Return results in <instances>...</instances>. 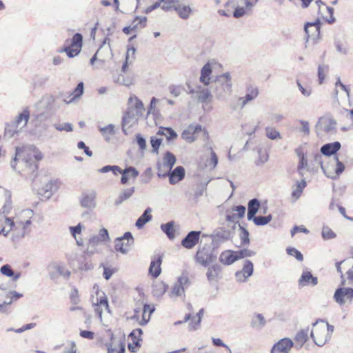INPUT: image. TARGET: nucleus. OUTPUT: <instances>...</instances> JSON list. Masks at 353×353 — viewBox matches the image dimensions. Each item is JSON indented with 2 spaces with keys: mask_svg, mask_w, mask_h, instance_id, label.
I'll return each mask as SVG.
<instances>
[{
  "mask_svg": "<svg viewBox=\"0 0 353 353\" xmlns=\"http://www.w3.org/2000/svg\"><path fill=\"white\" fill-rule=\"evenodd\" d=\"M214 259L210 249L205 247L199 248L195 256L196 262L203 266L209 265Z\"/></svg>",
  "mask_w": 353,
  "mask_h": 353,
  "instance_id": "obj_18",
  "label": "nucleus"
},
{
  "mask_svg": "<svg viewBox=\"0 0 353 353\" xmlns=\"http://www.w3.org/2000/svg\"><path fill=\"white\" fill-rule=\"evenodd\" d=\"M83 227L81 223H79L77 226L72 227L70 226L69 228L70 231L73 236V237L76 239L77 243L78 245L81 246L83 245V241L81 238L78 237V234H81V230Z\"/></svg>",
  "mask_w": 353,
  "mask_h": 353,
  "instance_id": "obj_46",
  "label": "nucleus"
},
{
  "mask_svg": "<svg viewBox=\"0 0 353 353\" xmlns=\"http://www.w3.org/2000/svg\"><path fill=\"white\" fill-rule=\"evenodd\" d=\"M12 208V193L0 186V210L7 216Z\"/></svg>",
  "mask_w": 353,
  "mask_h": 353,
  "instance_id": "obj_15",
  "label": "nucleus"
},
{
  "mask_svg": "<svg viewBox=\"0 0 353 353\" xmlns=\"http://www.w3.org/2000/svg\"><path fill=\"white\" fill-rule=\"evenodd\" d=\"M97 194L94 191H90L82 194L81 199V205L83 208L93 209L96 206Z\"/></svg>",
  "mask_w": 353,
  "mask_h": 353,
  "instance_id": "obj_27",
  "label": "nucleus"
},
{
  "mask_svg": "<svg viewBox=\"0 0 353 353\" xmlns=\"http://www.w3.org/2000/svg\"><path fill=\"white\" fill-rule=\"evenodd\" d=\"M256 2L257 0H228L225 6L228 11L231 8L234 17L240 18L250 12Z\"/></svg>",
  "mask_w": 353,
  "mask_h": 353,
  "instance_id": "obj_3",
  "label": "nucleus"
},
{
  "mask_svg": "<svg viewBox=\"0 0 353 353\" xmlns=\"http://www.w3.org/2000/svg\"><path fill=\"white\" fill-rule=\"evenodd\" d=\"M320 21L316 20L314 22L306 23L304 26V30L307 39L310 38L312 40L319 39L320 34Z\"/></svg>",
  "mask_w": 353,
  "mask_h": 353,
  "instance_id": "obj_22",
  "label": "nucleus"
},
{
  "mask_svg": "<svg viewBox=\"0 0 353 353\" xmlns=\"http://www.w3.org/2000/svg\"><path fill=\"white\" fill-rule=\"evenodd\" d=\"M204 314V310L202 308L201 309L199 312L196 313L195 317L196 319V323H194L193 320L190 321L189 323V330H196L200 327V324L201 321V319Z\"/></svg>",
  "mask_w": 353,
  "mask_h": 353,
  "instance_id": "obj_54",
  "label": "nucleus"
},
{
  "mask_svg": "<svg viewBox=\"0 0 353 353\" xmlns=\"http://www.w3.org/2000/svg\"><path fill=\"white\" fill-rule=\"evenodd\" d=\"M60 182L57 179L47 177L41 179V186L38 188V194L46 199H49L59 190Z\"/></svg>",
  "mask_w": 353,
  "mask_h": 353,
  "instance_id": "obj_5",
  "label": "nucleus"
},
{
  "mask_svg": "<svg viewBox=\"0 0 353 353\" xmlns=\"http://www.w3.org/2000/svg\"><path fill=\"white\" fill-rule=\"evenodd\" d=\"M336 122L330 116H323L319 119L315 130L319 136L324 134H333L336 132Z\"/></svg>",
  "mask_w": 353,
  "mask_h": 353,
  "instance_id": "obj_7",
  "label": "nucleus"
},
{
  "mask_svg": "<svg viewBox=\"0 0 353 353\" xmlns=\"http://www.w3.org/2000/svg\"><path fill=\"white\" fill-rule=\"evenodd\" d=\"M161 230L167 235L169 239L173 240L175 239V229L174 228L173 222H168L165 224L161 225Z\"/></svg>",
  "mask_w": 353,
  "mask_h": 353,
  "instance_id": "obj_45",
  "label": "nucleus"
},
{
  "mask_svg": "<svg viewBox=\"0 0 353 353\" xmlns=\"http://www.w3.org/2000/svg\"><path fill=\"white\" fill-rule=\"evenodd\" d=\"M53 127L58 131L72 132L73 130L72 124L69 122L55 123Z\"/></svg>",
  "mask_w": 353,
  "mask_h": 353,
  "instance_id": "obj_57",
  "label": "nucleus"
},
{
  "mask_svg": "<svg viewBox=\"0 0 353 353\" xmlns=\"http://www.w3.org/2000/svg\"><path fill=\"white\" fill-rule=\"evenodd\" d=\"M176 163V157L175 156L170 152H167L163 157L162 163H164L169 166V168H172L174 165Z\"/></svg>",
  "mask_w": 353,
  "mask_h": 353,
  "instance_id": "obj_59",
  "label": "nucleus"
},
{
  "mask_svg": "<svg viewBox=\"0 0 353 353\" xmlns=\"http://www.w3.org/2000/svg\"><path fill=\"white\" fill-rule=\"evenodd\" d=\"M339 89L345 92V97L348 101L350 99V88L347 85H344L341 81L340 78L337 79V81L335 83V95L337 96L339 94Z\"/></svg>",
  "mask_w": 353,
  "mask_h": 353,
  "instance_id": "obj_51",
  "label": "nucleus"
},
{
  "mask_svg": "<svg viewBox=\"0 0 353 353\" xmlns=\"http://www.w3.org/2000/svg\"><path fill=\"white\" fill-rule=\"evenodd\" d=\"M30 117L29 111L27 110H24L21 113H20L17 117L15 121L13 123L20 129L25 127Z\"/></svg>",
  "mask_w": 353,
  "mask_h": 353,
  "instance_id": "obj_38",
  "label": "nucleus"
},
{
  "mask_svg": "<svg viewBox=\"0 0 353 353\" xmlns=\"http://www.w3.org/2000/svg\"><path fill=\"white\" fill-rule=\"evenodd\" d=\"M127 109L130 110H134V112H137L143 115L145 112V108L143 102L134 94L130 95L128 98Z\"/></svg>",
  "mask_w": 353,
  "mask_h": 353,
  "instance_id": "obj_25",
  "label": "nucleus"
},
{
  "mask_svg": "<svg viewBox=\"0 0 353 353\" xmlns=\"http://www.w3.org/2000/svg\"><path fill=\"white\" fill-rule=\"evenodd\" d=\"M92 301L94 311L100 319H101L103 310L110 312L108 301L103 292L97 291L96 297L92 296Z\"/></svg>",
  "mask_w": 353,
  "mask_h": 353,
  "instance_id": "obj_11",
  "label": "nucleus"
},
{
  "mask_svg": "<svg viewBox=\"0 0 353 353\" xmlns=\"http://www.w3.org/2000/svg\"><path fill=\"white\" fill-rule=\"evenodd\" d=\"M161 262L162 257L159 255L157 256H155L150 263L149 272L154 278L158 277L161 272Z\"/></svg>",
  "mask_w": 353,
  "mask_h": 353,
  "instance_id": "obj_30",
  "label": "nucleus"
},
{
  "mask_svg": "<svg viewBox=\"0 0 353 353\" xmlns=\"http://www.w3.org/2000/svg\"><path fill=\"white\" fill-rule=\"evenodd\" d=\"M321 234L324 240H330L336 237V234L327 226L323 227Z\"/></svg>",
  "mask_w": 353,
  "mask_h": 353,
  "instance_id": "obj_63",
  "label": "nucleus"
},
{
  "mask_svg": "<svg viewBox=\"0 0 353 353\" xmlns=\"http://www.w3.org/2000/svg\"><path fill=\"white\" fill-rule=\"evenodd\" d=\"M201 232L190 231L182 239L181 245L188 250L192 249L199 243Z\"/></svg>",
  "mask_w": 353,
  "mask_h": 353,
  "instance_id": "obj_20",
  "label": "nucleus"
},
{
  "mask_svg": "<svg viewBox=\"0 0 353 353\" xmlns=\"http://www.w3.org/2000/svg\"><path fill=\"white\" fill-rule=\"evenodd\" d=\"M139 172L134 167L126 168L122 172L121 182L122 184H126L130 179H136L139 175Z\"/></svg>",
  "mask_w": 353,
  "mask_h": 353,
  "instance_id": "obj_34",
  "label": "nucleus"
},
{
  "mask_svg": "<svg viewBox=\"0 0 353 353\" xmlns=\"http://www.w3.org/2000/svg\"><path fill=\"white\" fill-rule=\"evenodd\" d=\"M316 4L319 7V13L321 14L327 22L332 23L335 21V19L333 17L334 9L332 8L326 6L321 0H316Z\"/></svg>",
  "mask_w": 353,
  "mask_h": 353,
  "instance_id": "obj_24",
  "label": "nucleus"
},
{
  "mask_svg": "<svg viewBox=\"0 0 353 353\" xmlns=\"http://www.w3.org/2000/svg\"><path fill=\"white\" fill-rule=\"evenodd\" d=\"M309 338V328L303 329L297 332L295 336L294 341L299 347H302L303 344L308 340Z\"/></svg>",
  "mask_w": 353,
  "mask_h": 353,
  "instance_id": "obj_39",
  "label": "nucleus"
},
{
  "mask_svg": "<svg viewBox=\"0 0 353 353\" xmlns=\"http://www.w3.org/2000/svg\"><path fill=\"white\" fill-rule=\"evenodd\" d=\"M108 353H124L125 345L120 341L106 343Z\"/></svg>",
  "mask_w": 353,
  "mask_h": 353,
  "instance_id": "obj_37",
  "label": "nucleus"
},
{
  "mask_svg": "<svg viewBox=\"0 0 353 353\" xmlns=\"http://www.w3.org/2000/svg\"><path fill=\"white\" fill-rule=\"evenodd\" d=\"M43 157L42 152L34 146L17 147L10 166L20 174L26 177L31 176L37 170L38 162Z\"/></svg>",
  "mask_w": 353,
  "mask_h": 353,
  "instance_id": "obj_1",
  "label": "nucleus"
},
{
  "mask_svg": "<svg viewBox=\"0 0 353 353\" xmlns=\"http://www.w3.org/2000/svg\"><path fill=\"white\" fill-rule=\"evenodd\" d=\"M266 321L261 314H256L252 316L250 325L254 328L261 329L265 325Z\"/></svg>",
  "mask_w": 353,
  "mask_h": 353,
  "instance_id": "obj_42",
  "label": "nucleus"
},
{
  "mask_svg": "<svg viewBox=\"0 0 353 353\" xmlns=\"http://www.w3.org/2000/svg\"><path fill=\"white\" fill-rule=\"evenodd\" d=\"M136 48L134 46H130L128 48L126 53L125 62L123 63L121 68V71L123 72H125L127 71L128 66L131 65L136 59Z\"/></svg>",
  "mask_w": 353,
  "mask_h": 353,
  "instance_id": "obj_33",
  "label": "nucleus"
},
{
  "mask_svg": "<svg viewBox=\"0 0 353 353\" xmlns=\"http://www.w3.org/2000/svg\"><path fill=\"white\" fill-rule=\"evenodd\" d=\"M83 83L80 82L78 83L77 88L73 91V92L68 97V99H65L64 101L66 103H70L73 101H74L76 99L79 98L83 94Z\"/></svg>",
  "mask_w": 353,
  "mask_h": 353,
  "instance_id": "obj_41",
  "label": "nucleus"
},
{
  "mask_svg": "<svg viewBox=\"0 0 353 353\" xmlns=\"http://www.w3.org/2000/svg\"><path fill=\"white\" fill-rule=\"evenodd\" d=\"M83 46V37L79 33H76L72 37L70 43L59 50V52H65L68 57L73 58L77 56Z\"/></svg>",
  "mask_w": 353,
  "mask_h": 353,
  "instance_id": "obj_8",
  "label": "nucleus"
},
{
  "mask_svg": "<svg viewBox=\"0 0 353 353\" xmlns=\"http://www.w3.org/2000/svg\"><path fill=\"white\" fill-rule=\"evenodd\" d=\"M238 259H239L237 252H232L226 251L223 252L220 256V261L225 265H230Z\"/></svg>",
  "mask_w": 353,
  "mask_h": 353,
  "instance_id": "obj_35",
  "label": "nucleus"
},
{
  "mask_svg": "<svg viewBox=\"0 0 353 353\" xmlns=\"http://www.w3.org/2000/svg\"><path fill=\"white\" fill-rule=\"evenodd\" d=\"M341 148V145L339 141L326 143L321 148V152L325 155L330 157L335 154Z\"/></svg>",
  "mask_w": 353,
  "mask_h": 353,
  "instance_id": "obj_29",
  "label": "nucleus"
},
{
  "mask_svg": "<svg viewBox=\"0 0 353 353\" xmlns=\"http://www.w3.org/2000/svg\"><path fill=\"white\" fill-rule=\"evenodd\" d=\"M134 192V188L132 187L129 189L123 190L117 199L115 201V204L119 205L121 204L124 201L129 199Z\"/></svg>",
  "mask_w": 353,
  "mask_h": 353,
  "instance_id": "obj_48",
  "label": "nucleus"
},
{
  "mask_svg": "<svg viewBox=\"0 0 353 353\" xmlns=\"http://www.w3.org/2000/svg\"><path fill=\"white\" fill-rule=\"evenodd\" d=\"M220 272V266L218 265H214L208 269L206 273L208 281H212L217 278Z\"/></svg>",
  "mask_w": 353,
  "mask_h": 353,
  "instance_id": "obj_53",
  "label": "nucleus"
},
{
  "mask_svg": "<svg viewBox=\"0 0 353 353\" xmlns=\"http://www.w3.org/2000/svg\"><path fill=\"white\" fill-rule=\"evenodd\" d=\"M312 325L315 329L311 331L310 336L316 345L322 347L330 339V334L327 333L325 329V321L319 319Z\"/></svg>",
  "mask_w": 353,
  "mask_h": 353,
  "instance_id": "obj_4",
  "label": "nucleus"
},
{
  "mask_svg": "<svg viewBox=\"0 0 353 353\" xmlns=\"http://www.w3.org/2000/svg\"><path fill=\"white\" fill-rule=\"evenodd\" d=\"M115 126L113 124H108L104 127H99V130L106 141H110L112 137L114 134Z\"/></svg>",
  "mask_w": 353,
  "mask_h": 353,
  "instance_id": "obj_36",
  "label": "nucleus"
},
{
  "mask_svg": "<svg viewBox=\"0 0 353 353\" xmlns=\"http://www.w3.org/2000/svg\"><path fill=\"white\" fill-rule=\"evenodd\" d=\"M157 134L165 136L168 141L174 139L177 137L176 132L170 128L160 127Z\"/></svg>",
  "mask_w": 353,
  "mask_h": 353,
  "instance_id": "obj_40",
  "label": "nucleus"
},
{
  "mask_svg": "<svg viewBox=\"0 0 353 353\" xmlns=\"http://www.w3.org/2000/svg\"><path fill=\"white\" fill-rule=\"evenodd\" d=\"M147 19L145 17H137L130 24L132 30L134 32L137 31L138 30L143 28L146 25Z\"/></svg>",
  "mask_w": 353,
  "mask_h": 353,
  "instance_id": "obj_49",
  "label": "nucleus"
},
{
  "mask_svg": "<svg viewBox=\"0 0 353 353\" xmlns=\"http://www.w3.org/2000/svg\"><path fill=\"white\" fill-rule=\"evenodd\" d=\"M232 92V81L230 72H227L216 77L214 81V92L217 99H222Z\"/></svg>",
  "mask_w": 353,
  "mask_h": 353,
  "instance_id": "obj_2",
  "label": "nucleus"
},
{
  "mask_svg": "<svg viewBox=\"0 0 353 353\" xmlns=\"http://www.w3.org/2000/svg\"><path fill=\"white\" fill-rule=\"evenodd\" d=\"M253 270H254L253 263L249 260L245 261V263H244V265H243V269L241 270V271L248 277H250V276L252 275Z\"/></svg>",
  "mask_w": 353,
  "mask_h": 353,
  "instance_id": "obj_62",
  "label": "nucleus"
},
{
  "mask_svg": "<svg viewBox=\"0 0 353 353\" xmlns=\"http://www.w3.org/2000/svg\"><path fill=\"white\" fill-rule=\"evenodd\" d=\"M261 207L260 201L257 199H252L248 203V221H271L272 216L271 214L268 216H256V213L259 211Z\"/></svg>",
  "mask_w": 353,
  "mask_h": 353,
  "instance_id": "obj_10",
  "label": "nucleus"
},
{
  "mask_svg": "<svg viewBox=\"0 0 353 353\" xmlns=\"http://www.w3.org/2000/svg\"><path fill=\"white\" fill-rule=\"evenodd\" d=\"M169 181L171 184H175L177 182L181 181L185 176V170L181 166H178L174 168L168 174Z\"/></svg>",
  "mask_w": 353,
  "mask_h": 353,
  "instance_id": "obj_32",
  "label": "nucleus"
},
{
  "mask_svg": "<svg viewBox=\"0 0 353 353\" xmlns=\"http://www.w3.org/2000/svg\"><path fill=\"white\" fill-rule=\"evenodd\" d=\"M330 68L328 65L321 64L318 67V80L319 84H323L328 72Z\"/></svg>",
  "mask_w": 353,
  "mask_h": 353,
  "instance_id": "obj_47",
  "label": "nucleus"
},
{
  "mask_svg": "<svg viewBox=\"0 0 353 353\" xmlns=\"http://www.w3.org/2000/svg\"><path fill=\"white\" fill-rule=\"evenodd\" d=\"M142 116L143 114L134 112V110L126 109L122 118V130L123 132L127 134V130L137 125L139 119Z\"/></svg>",
  "mask_w": 353,
  "mask_h": 353,
  "instance_id": "obj_16",
  "label": "nucleus"
},
{
  "mask_svg": "<svg viewBox=\"0 0 353 353\" xmlns=\"http://www.w3.org/2000/svg\"><path fill=\"white\" fill-rule=\"evenodd\" d=\"M200 132L208 135L207 130L201 125L190 124L182 132L181 138L188 143H192L196 141L197 135Z\"/></svg>",
  "mask_w": 353,
  "mask_h": 353,
  "instance_id": "obj_12",
  "label": "nucleus"
},
{
  "mask_svg": "<svg viewBox=\"0 0 353 353\" xmlns=\"http://www.w3.org/2000/svg\"><path fill=\"white\" fill-rule=\"evenodd\" d=\"M154 311V306H151L148 304H145L143 305V321H144V323H147L150 319V314Z\"/></svg>",
  "mask_w": 353,
  "mask_h": 353,
  "instance_id": "obj_61",
  "label": "nucleus"
},
{
  "mask_svg": "<svg viewBox=\"0 0 353 353\" xmlns=\"http://www.w3.org/2000/svg\"><path fill=\"white\" fill-rule=\"evenodd\" d=\"M0 234L6 236L10 232L15 237H23L28 230L31 222H6Z\"/></svg>",
  "mask_w": 353,
  "mask_h": 353,
  "instance_id": "obj_6",
  "label": "nucleus"
},
{
  "mask_svg": "<svg viewBox=\"0 0 353 353\" xmlns=\"http://www.w3.org/2000/svg\"><path fill=\"white\" fill-rule=\"evenodd\" d=\"M259 95V90L256 87H250L247 90L245 97H239L235 108L242 109L248 102L255 99Z\"/></svg>",
  "mask_w": 353,
  "mask_h": 353,
  "instance_id": "obj_23",
  "label": "nucleus"
},
{
  "mask_svg": "<svg viewBox=\"0 0 353 353\" xmlns=\"http://www.w3.org/2000/svg\"><path fill=\"white\" fill-rule=\"evenodd\" d=\"M220 66L219 63L214 61H209L205 63L201 70L199 81L203 85H208L211 81V74L212 72Z\"/></svg>",
  "mask_w": 353,
  "mask_h": 353,
  "instance_id": "obj_17",
  "label": "nucleus"
},
{
  "mask_svg": "<svg viewBox=\"0 0 353 353\" xmlns=\"http://www.w3.org/2000/svg\"><path fill=\"white\" fill-rule=\"evenodd\" d=\"M305 186L306 182L304 180L296 181V184L292 187V197L295 198L296 199H299L301 196Z\"/></svg>",
  "mask_w": 353,
  "mask_h": 353,
  "instance_id": "obj_44",
  "label": "nucleus"
},
{
  "mask_svg": "<svg viewBox=\"0 0 353 353\" xmlns=\"http://www.w3.org/2000/svg\"><path fill=\"white\" fill-rule=\"evenodd\" d=\"M179 0H164L161 3V9L164 11H170L172 9L176 10Z\"/></svg>",
  "mask_w": 353,
  "mask_h": 353,
  "instance_id": "obj_58",
  "label": "nucleus"
},
{
  "mask_svg": "<svg viewBox=\"0 0 353 353\" xmlns=\"http://www.w3.org/2000/svg\"><path fill=\"white\" fill-rule=\"evenodd\" d=\"M176 11L181 19H187L190 16L192 9L190 6L181 5L179 2L177 6L176 7Z\"/></svg>",
  "mask_w": 353,
  "mask_h": 353,
  "instance_id": "obj_43",
  "label": "nucleus"
},
{
  "mask_svg": "<svg viewBox=\"0 0 353 353\" xmlns=\"http://www.w3.org/2000/svg\"><path fill=\"white\" fill-rule=\"evenodd\" d=\"M134 243L132 234L130 232H126L124 234L118 237L114 241V249L123 254H126L131 250Z\"/></svg>",
  "mask_w": 353,
  "mask_h": 353,
  "instance_id": "obj_9",
  "label": "nucleus"
},
{
  "mask_svg": "<svg viewBox=\"0 0 353 353\" xmlns=\"http://www.w3.org/2000/svg\"><path fill=\"white\" fill-rule=\"evenodd\" d=\"M207 85H196L195 88L188 86L190 92L200 102H206L212 98V94Z\"/></svg>",
  "mask_w": 353,
  "mask_h": 353,
  "instance_id": "obj_19",
  "label": "nucleus"
},
{
  "mask_svg": "<svg viewBox=\"0 0 353 353\" xmlns=\"http://www.w3.org/2000/svg\"><path fill=\"white\" fill-rule=\"evenodd\" d=\"M239 223V222H237ZM239 237L241 241V244L243 245H248L250 243V239H249V232L248 230L244 227V225H241L239 224Z\"/></svg>",
  "mask_w": 353,
  "mask_h": 353,
  "instance_id": "obj_52",
  "label": "nucleus"
},
{
  "mask_svg": "<svg viewBox=\"0 0 353 353\" xmlns=\"http://www.w3.org/2000/svg\"><path fill=\"white\" fill-rule=\"evenodd\" d=\"M142 333L141 329H135L129 335L132 338L134 344L137 346H140L139 341L141 340L140 337Z\"/></svg>",
  "mask_w": 353,
  "mask_h": 353,
  "instance_id": "obj_60",
  "label": "nucleus"
},
{
  "mask_svg": "<svg viewBox=\"0 0 353 353\" xmlns=\"http://www.w3.org/2000/svg\"><path fill=\"white\" fill-rule=\"evenodd\" d=\"M318 283V279L314 276L310 271L305 270L303 272L300 279H299V286L304 287L307 285L315 286Z\"/></svg>",
  "mask_w": 353,
  "mask_h": 353,
  "instance_id": "obj_28",
  "label": "nucleus"
},
{
  "mask_svg": "<svg viewBox=\"0 0 353 353\" xmlns=\"http://www.w3.org/2000/svg\"><path fill=\"white\" fill-rule=\"evenodd\" d=\"M33 216V211L30 209L23 210H15V216H6L5 221H13L19 219L23 221H30Z\"/></svg>",
  "mask_w": 353,
  "mask_h": 353,
  "instance_id": "obj_31",
  "label": "nucleus"
},
{
  "mask_svg": "<svg viewBox=\"0 0 353 353\" xmlns=\"http://www.w3.org/2000/svg\"><path fill=\"white\" fill-rule=\"evenodd\" d=\"M265 131L266 137L271 140H279L282 139L280 132L273 127H266Z\"/></svg>",
  "mask_w": 353,
  "mask_h": 353,
  "instance_id": "obj_50",
  "label": "nucleus"
},
{
  "mask_svg": "<svg viewBox=\"0 0 353 353\" xmlns=\"http://www.w3.org/2000/svg\"><path fill=\"white\" fill-rule=\"evenodd\" d=\"M171 170V168L161 163L158 165V176L164 177L169 174Z\"/></svg>",
  "mask_w": 353,
  "mask_h": 353,
  "instance_id": "obj_64",
  "label": "nucleus"
},
{
  "mask_svg": "<svg viewBox=\"0 0 353 353\" xmlns=\"http://www.w3.org/2000/svg\"><path fill=\"white\" fill-rule=\"evenodd\" d=\"M48 270L51 279H56L59 276L68 279L70 276V272L65 265L61 262H52L48 266Z\"/></svg>",
  "mask_w": 353,
  "mask_h": 353,
  "instance_id": "obj_13",
  "label": "nucleus"
},
{
  "mask_svg": "<svg viewBox=\"0 0 353 353\" xmlns=\"http://www.w3.org/2000/svg\"><path fill=\"white\" fill-rule=\"evenodd\" d=\"M294 343L289 338H284L275 343L271 350V353H290Z\"/></svg>",
  "mask_w": 353,
  "mask_h": 353,
  "instance_id": "obj_21",
  "label": "nucleus"
},
{
  "mask_svg": "<svg viewBox=\"0 0 353 353\" xmlns=\"http://www.w3.org/2000/svg\"><path fill=\"white\" fill-rule=\"evenodd\" d=\"M333 298L340 305L350 304L353 300V288H339L336 290Z\"/></svg>",
  "mask_w": 353,
  "mask_h": 353,
  "instance_id": "obj_14",
  "label": "nucleus"
},
{
  "mask_svg": "<svg viewBox=\"0 0 353 353\" xmlns=\"http://www.w3.org/2000/svg\"><path fill=\"white\" fill-rule=\"evenodd\" d=\"M246 208L243 205H237L227 210V221H237L244 217Z\"/></svg>",
  "mask_w": 353,
  "mask_h": 353,
  "instance_id": "obj_26",
  "label": "nucleus"
},
{
  "mask_svg": "<svg viewBox=\"0 0 353 353\" xmlns=\"http://www.w3.org/2000/svg\"><path fill=\"white\" fill-rule=\"evenodd\" d=\"M20 128L14 123L8 124L5 128V136L8 138L13 137L16 134L19 133Z\"/></svg>",
  "mask_w": 353,
  "mask_h": 353,
  "instance_id": "obj_56",
  "label": "nucleus"
},
{
  "mask_svg": "<svg viewBox=\"0 0 353 353\" xmlns=\"http://www.w3.org/2000/svg\"><path fill=\"white\" fill-rule=\"evenodd\" d=\"M106 41H107V39L104 40L103 44L101 46V47L99 48V50L97 51V52L94 54V55L90 59V64L92 65H93L94 62L97 60V56H101V53L103 49L107 51V52L110 54L111 57L112 56V54L111 53L110 43L108 44V46L107 48L105 47Z\"/></svg>",
  "mask_w": 353,
  "mask_h": 353,
  "instance_id": "obj_55",
  "label": "nucleus"
}]
</instances>
